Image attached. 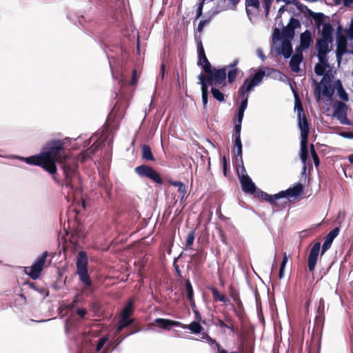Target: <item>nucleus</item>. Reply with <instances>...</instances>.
Segmentation results:
<instances>
[{"label":"nucleus","instance_id":"obj_41","mask_svg":"<svg viewBox=\"0 0 353 353\" xmlns=\"http://www.w3.org/2000/svg\"><path fill=\"white\" fill-rule=\"evenodd\" d=\"M245 6H246V13L248 15L250 14V10L248 9V7L252 6L257 10L260 8V3L259 0H245Z\"/></svg>","mask_w":353,"mask_h":353},{"label":"nucleus","instance_id":"obj_44","mask_svg":"<svg viewBox=\"0 0 353 353\" xmlns=\"http://www.w3.org/2000/svg\"><path fill=\"white\" fill-rule=\"evenodd\" d=\"M288 262V256L286 252L283 254V260L281 263L279 272V277L280 279L283 278L284 276V269L285 268L286 263Z\"/></svg>","mask_w":353,"mask_h":353},{"label":"nucleus","instance_id":"obj_15","mask_svg":"<svg viewBox=\"0 0 353 353\" xmlns=\"http://www.w3.org/2000/svg\"><path fill=\"white\" fill-rule=\"evenodd\" d=\"M331 41L323 39H318L316 42V48L318 51V59H324L327 58V53L330 51L329 44Z\"/></svg>","mask_w":353,"mask_h":353},{"label":"nucleus","instance_id":"obj_8","mask_svg":"<svg viewBox=\"0 0 353 353\" xmlns=\"http://www.w3.org/2000/svg\"><path fill=\"white\" fill-rule=\"evenodd\" d=\"M314 82L316 83V86L314 90V94L316 97L317 101H319L321 94L327 97H330L332 95L334 90L330 84V79L327 78L326 75L323 76L321 82L323 85L322 90L321 85L317 83L316 81Z\"/></svg>","mask_w":353,"mask_h":353},{"label":"nucleus","instance_id":"obj_9","mask_svg":"<svg viewBox=\"0 0 353 353\" xmlns=\"http://www.w3.org/2000/svg\"><path fill=\"white\" fill-rule=\"evenodd\" d=\"M347 105L341 101H336L335 103L334 117H335L343 125H351L350 121L347 117Z\"/></svg>","mask_w":353,"mask_h":353},{"label":"nucleus","instance_id":"obj_22","mask_svg":"<svg viewBox=\"0 0 353 353\" xmlns=\"http://www.w3.org/2000/svg\"><path fill=\"white\" fill-rule=\"evenodd\" d=\"M334 29L331 24L329 23H325L323 27L321 39L327 40L328 41H333L332 32Z\"/></svg>","mask_w":353,"mask_h":353},{"label":"nucleus","instance_id":"obj_6","mask_svg":"<svg viewBox=\"0 0 353 353\" xmlns=\"http://www.w3.org/2000/svg\"><path fill=\"white\" fill-rule=\"evenodd\" d=\"M48 256V252L46 251L41 255L38 256V258L30 267L25 268L26 274H28L32 279H37L40 276L41 273L43 269Z\"/></svg>","mask_w":353,"mask_h":353},{"label":"nucleus","instance_id":"obj_18","mask_svg":"<svg viewBox=\"0 0 353 353\" xmlns=\"http://www.w3.org/2000/svg\"><path fill=\"white\" fill-rule=\"evenodd\" d=\"M154 322L159 327L164 330H169L172 326H182L181 322L167 319L158 318L155 319Z\"/></svg>","mask_w":353,"mask_h":353},{"label":"nucleus","instance_id":"obj_1","mask_svg":"<svg viewBox=\"0 0 353 353\" xmlns=\"http://www.w3.org/2000/svg\"><path fill=\"white\" fill-rule=\"evenodd\" d=\"M67 143V138L50 139L46 143L40 153L23 158V161L29 165L41 167L59 184L61 182L57 179V163L61 165L65 176L62 185L73 191L74 187L72 184V178L77 173L78 166L76 162L70 161L69 153L65 147Z\"/></svg>","mask_w":353,"mask_h":353},{"label":"nucleus","instance_id":"obj_17","mask_svg":"<svg viewBox=\"0 0 353 353\" xmlns=\"http://www.w3.org/2000/svg\"><path fill=\"white\" fill-rule=\"evenodd\" d=\"M339 233V228H335L327 234L322 246L321 256H323L330 248L334 239L338 236Z\"/></svg>","mask_w":353,"mask_h":353},{"label":"nucleus","instance_id":"obj_26","mask_svg":"<svg viewBox=\"0 0 353 353\" xmlns=\"http://www.w3.org/2000/svg\"><path fill=\"white\" fill-rule=\"evenodd\" d=\"M229 295L232 298L239 310L243 308V303L240 299L239 294L232 285L229 286Z\"/></svg>","mask_w":353,"mask_h":353},{"label":"nucleus","instance_id":"obj_38","mask_svg":"<svg viewBox=\"0 0 353 353\" xmlns=\"http://www.w3.org/2000/svg\"><path fill=\"white\" fill-rule=\"evenodd\" d=\"M337 91L339 97L344 101H348V94L343 87L341 81H337Z\"/></svg>","mask_w":353,"mask_h":353},{"label":"nucleus","instance_id":"obj_23","mask_svg":"<svg viewBox=\"0 0 353 353\" xmlns=\"http://www.w3.org/2000/svg\"><path fill=\"white\" fill-rule=\"evenodd\" d=\"M319 63L314 65V72L318 76L323 75L326 68L329 66L327 58L324 59H319Z\"/></svg>","mask_w":353,"mask_h":353},{"label":"nucleus","instance_id":"obj_42","mask_svg":"<svg viewBox=\"0 0 353 353\" xmlns=\"http://www.w3.org/2000/svg\"><path fill=\"white\" fill-rule=\"evenodd\" d=\"M185 291L188 299H192L194 298V291L191 282L189 279L185 281Z\"/></svg>","mask_w":353,"mask_h":353},{"label":"nucleus","instance_id":"obj_29","mask_svg":"<svg viewBox=\"0 0 353 353\" xmlns=\"http://www.w3.org/2000/svg\"><path fill=\"white\" fill-rule=\"evenodd\" d=\"M141 158L145 161H154L155 159L148 145H143L141 150Z\"/></svg>","mask_w":353,"mask_h":353},{"label":"nucleus","instance_id":"obj_33","mask_svg":"<svg viewBox=\"0 0 353 353\" xmlns=\"http://www.w3.org/2000/svg\"><path fill=\"white\" fill-rule=\"evenodd\" d=\"M254 194L255 196L259 199L260 201H267L269 203V201H273L271 194H269L261 190H256V192Z\"/></svg>","mask_w":353,"mask_h":353},{"label":"nucleus","instance_id":"obj_46","mask_svg":"<svg viewBox=\"0 0 353 353\" xmlns=\"http://www.w3.org/2000/svg\"><path fill=\"white\" fill-rule=\"evenodd\" d=\"M310 152H311V155L313 159V161H314V165L317 168L320 164L319 158L318 154L314 149V146L312 143L310 144Z\"/></svg>","mask_w":353,"mask_h":353},{"label":"nucleus","instance_id":"obj_13","mask_svg":"<svg viewBox=\"0 0 353 353\" xmlns=\"http://www.w3.org/2000/svg\"><path fill=\"white\" fill-rule=\"evenodd\" d=\"M197 52H198V61L197 65L201 66L204 72L207 71L212 67L211 63L208 61L201 40L197 41Z\"/></svg>","mask_w":353,"mask_h":353},{"label":"nucleus","instance_id":"obj_64","mask_svg":"<svg viewBox=\"0 0 353 353\" xmlns=\"http://www.w3.org/2000/svg\"><path fill=\"white\" fill-rule=\"evenodd\" d=\"M347 36L350 39H353V28L349 27V28L346 31Z\"/></svg>","mask_w":353,"mask_h":353},{"label":"nucleus","instance_id":"obj_27","mask_svg":"<svg viewBox=\"0 0 353 353\" xmlns=\"http://www.w3.org/2000/svg\"><path fill=\"white\" fill-rule=\"evenodd\" d=\"M238 350V353H254V345L247 340H242Z\"/></svg>","mask_w":353,"mask_h":353},{"label":"nucleus","instance_id":"obj_28","mask_svg":"<svg viewBox=\"0 0 353 353\" xmlns=\"http://www.w3.org/2000/svg\"><path fill=\"white\" fill-rule=\"evenodd\" d=\"M208 289L211 291L212 294L213 300L214 301H220L223 303H227L229 301V299L225 295L220 294L219 290L213 286L208 287Z\"/></svg>","mask_w":353,"mask_h":353},{"label":"nucleus","instance_id":"obj_39","mask_svg":"<svg viewBox=\"0 0 353 353\" xmlns=\"http://www.w3.org/2000/svg\"><path fill=\"white\" fill-rule=\"evenodd\" d=\"M211 93L213 97L216 99L219 102H222L225 101V95L222 93L217 87L212 86L211 88Z\"/></svg>","mask_w":353,"mask_h":353},{"label":"nucleus","instance_id":"obj_45","mask_svg":"<svg viewBox=\"0 0 353 353\" xmlns=\"http://www.w3.org/2000/svg\"><path fill=\"white\" fill-rule=\"evenodd\" d=\"M132 323V320L129 319V318H125L124 316H122L120 321V323L117 327V331L121 332L124 327L130 325Z\"/></svg>","mask_w":353,"mask_h":353},{"label":"nucleus","instance_id":"obj_58","mask_svg":"<svg viewBox=\"0 0 353 353\" xmlns=\"http://www.w3.org/2000/svg\"><path fill=\"white\" fill-rule=\"evenodd\" d=\"M341 137L346 138V139H353V132L350 131H346V132H341L339 134Z\"/></svg>","mask_w":353,"mask_h":353},{"label":"nucleus","instance_id":"obj_53","mask_svg":"<svg viewBox=\"0 0 353 353\" xmlns=\"http://www.w3.org/2000/svg\"><path fill=\"white\" fill-rule=\"evenodd\" d=\"M204 2H205V1L201 0V1L199 3V6H198V8L196 10V19L200 18L202 16Z\"/></svg>","mask_w":353,"mask_h":353},{"label":"nucleus","instance_id":"obj_57","mask_svg":"<svg viewBox=\"0 0 353 353\" xmlns=\"http://www.w3.org/2000/svg\"><path fill=\"white\" fill-rule=\"evenodd\" d=\"M238 63H239V59H235L229 65L224 66V68H226V70H228V68H237Z\"/></svg>","mask_w":353,"mask_h":353},{"label":"nucleus","instance_id":"obj_30","mask_svg":"<svg viewBox=\"0 0 353 353\" xmlns=\"http://www.w3.org/2000/svg\"><path fill=\"white\" fill-rule=\"evenodd\" d=\"M201 84V98L203 109H207L208 101V89L209 87L205 83H199Z\"/></svg>","mask_w":353,"mask_h":353},{"label":"nucleus","instance_id":"obj_50","mask_svg":"<svg viewBox=\"0 0 353 353\" xmlns=\"http://www.w3.org/2000/svg\"><path fill=\"white\" fill-rule=\"evenodd\" d=\"M211 21V18L209 17L208 19H203V20H201L198 26H197V32H201L203 30V28L205 27V26L208 23H209Z\"/></svg>","mask_w":353,"mask_h":353},{"label":"nucleus","instance_id":"obj_19","mask_svg":"<svg viewBox=\"0 0 353 353\" xmlns=\"http://www.w3.org/2000/svg\"><path fill=\"white\" fill-rule=\"evenodd\" d=\"M303 59L301 50L300 52L294 54L290 59V67L292 71L294 72H299L300 70L299 65L302 62Z\"/></svg>","mask_w":353,"mask_h":353},{"label":"nucleus","instance_id":"obj_62","mask_svg":"<svg viewBox=\"0 0 353 353\" xmlns=\"http://www.w3.org/2000/svg\"><path fill=\"white\" fill-rule=\"evenodd\" d=\"M136 73H137L136 70H133V73H132V79H131V84L132 85L136 84L137 81H138L137 78V76H136Z\"/></svg>","mask_w":353,"mask_h":353},{"label":"nucleus","instance_id":"obj_4","mask_svg":"<svg viewBox=\"0 0 353 353\" xmlns=\"http://www.w3.org/2000/svg\"><path fill=\"white\" fill-rule=\"evenodd\" d=\"M226 68H212V67L205 71L206 75L201 73L198 76L199 83H205L208 87L215 86L223 88L227 85L226 82Z\"/></svg>","mask_w":353,"mask_h":353},{"label":"nucleus","instance_id":"obj_3","mask_svg":"<svg viewBox=\"0 0 353 353\" xmlns=\"http://www.w3.org/2000/svg\"><path fill=\"white\" fill-rule=\"evenodd\" d=\"M265 71L263 69H260L256 72L252 78H247L243 85L239 89V97L242 99L241 103L239 107L238 110L244 112L248 106L249 94L248 92L252 90V89L259 84L264 76Z\"/></svg>","mask_w":353,"mask_h":353},{"label":"nucleus","instance_id":"obj_16","mask_svg":"<svg viewBox=\"0 0 353 353\" xmlns=\"http://www.w3.org/2000/svg\"><path fill=\"white\" fill-rule=\"evenodd\" d=\"M239 180L242 190L245 193L254 194L256 192V187L248 174L239 176Z\"/></svg>","mask_w":353,"mask_h":353},{"label":"nucleus","instance_id":"obj_35","mask_svg":"<svg viewBox=\"0 0 353 353\" xmlns=\"http://www.w3.org/2000/svg\"><path fill=\"white\" fill-rule=\"evenodd\" d=\"M228 72H226V77L228 78V83H232L239 72V70L238 68H228Z\"/></svg>","mask_w":353,"mask_h":353},{"label":"nucleus","instance_id":"obj_21","mask_svg":"<svg viewBox=\"0 0 353 353\" xmlns=\"http://www.w3.org/2000/svg\"><path fill=\"white\" fill-rule=\"evenodd\" d=\"M300 48L302 49H308L312 42L311 32L306 30L300 35Z\"/></svg>","mask_w":353,"mask_h":353},{"label":"nucleus","instance_id":"obj_55","mask_svg":"<svg viewBox=\"0 0 353 353\" xmlns=\"http://www.w3.org/2000/svg\"><path fill=\"white\" fill-rule=\"evenodd\" d=\"M272 3V0H263V5L265 9L266 15L268 14Z\"/></svg>","mask_w":353,"mask_h":353},{"label":"nucleus","instance_id":"obj_43","mask_svg":"<svg viewBox=\"0 0 353 353\" xmlns=\"http://www.w3.org/2000/svg\"><path fill=\"white\" fill-rule=\"evenodd\" d=\"M288 262V256L286 252L283 254V260L281 263L279 272V277L280 279L283 278L284 276V269L285 268L286 263Z\"/></svg>","mask_w":353,"mask_h":353},{"label":"nucleus","instance_id":"obj_36","mask_svg":"<svg viewBox=\"0 0 353 353\" xmlns=\"http://www.w3.org/2000/svg\"><path fill=\"white\" fill-rule=\"evenodd\" d=\"M309 14L314 19L317 28H319L323 23L324 14L321 12L315 13L310 10H308Z\"/></svg>","mask_w":353,"mask_h":353},{"label":"nucleus","instance_id":"obj_59","mask_svg":"<svg viewBox=\"0 0 353 353\" xmlns=\"http://www.w3.org/2000/svg\"><path fill=\"white\" fill-rule=\"evenodd\" d=\"M88 312L86 309L85 308H79L77 310V314L80 316L81 318H84L85 316L87 314Z\"/></svg>","mask_w":353,"mask_h":353},{"label":"nucleus","instance_id":"obj_61","mask_svg":"<svg viewBox=\"0 0 353 353\" xmlns=\"http://www.w3.org/2000/svg\"><path fill=\"white\" fill-rule=\"evenodd\" d=\"M244 112L238 110L237 114V123H242Z\"/></svg>","mask_w":353,"mask_h":353},{"label":"nucleus","instance_id":"obj_34","mask_svg":"<svg viewBox=\"0 0 353 353\" xmlns=\"http://www.w3.org/2000/svg\"><path fill=\"white\" fill-rule=\"evenodd\" d=\"M192 259L197 265L203 264L206 260V254L203 251H199L192 255Z\"/></svg>","mask_w":353,"mask_h":353},{"label":"nucleus","instance_id":"obj_25","mask_svg":"<svg viewBox=\"0 0 353 353\" xmlns=\"http://www.w3.org/2000/svg\"><path fill=\"white\" fill-rule=\"evenodd\" d=\"M292 53V46L290 40L283 39L281 45V54L285 59L291 57Z\"/></svg>","mask_w":353,"mask_h":353},{"label":"nucleus","instance_id":"obj_14","mask_svg":"<svg viewBox=\"0 0 353 353\" xmlns=\"http://www.w3.org/2000/svg\"><path fill=\"white\" fill-rule=\"evenodd\" d=\"M304 187L301 183L295 184L293 187L289 188L286 190H283L279 192V197H292L296 198L303 194Z\"/></svg>","mask_w":353,"mask_h":353},{"label":"nucleus","instance_id":"obj_7","mask_svg":"<svg viewBox=\"0 0 353 353\" xmlns=\"http://www.w3.org/2000/svg\"><path fill=\"white\" fill-rule=\"evenodd\" d=\"M135 173L140 177L147 178L153 182L161 185L163 181L159 172L148 165H141L134 168Z\"/></svg>","mask_w":353,"mask_h":353},{"label":"nucleus","instance_id":"obj_31","mask_svg":"<svg viewBox=\"0 0 353 353\" xmlns=\"http://www.w3.org/2000/svg\"><path fill=\"white\" fill-rule=\"evenodd\" d=\"M179 327H182L183 329H188V330H191L194 334H199L203 330L202 326L197 321H192L189 325L182 324V326H179Z\"/></svg>","mask_w":353,"mask_h":353},{"label":"nucleus","instance_id":"obj_63","mask_svg":"<svg viewBox=\"0 0 353 353\" xmlns=\"http://www.w3.org/2000/svg\"><path fill=\"white\" fill-rule=\"evenodd\" d=\"M220 236H221V241L224 243V244H227V239H226V236L225 235V234L223 233V232L220 230Z\"/></svg>","mask_w":353,"mask_h":353},{"label":"nucleus","instance_id":"obj_40","mask_svg":"<svg viewBox=\"0 0 353 353\" xmlns=\"http://www.w3.org/2000/svg\"><path fill=\"white\" fill-rule=\"evenodd\" d=\"M233 152L236 157H240L242 159V143L241 139L234 140Z\"/></svg>","mask_w":353,"mask_h":353},{"label":"nucleus","instance_id":"obj_51","mask_svg":"<svg viewBox=\"0 0 353 353\" xmlns=\"http://www.w3.org/2000/svg\"><path fill=\"white\" fill-rule=\"evenodd\" d=\"M98 148V145L93 144L90 148L83 152V155H93L97 151Z\"/></svg>","mask_w":353,"mask_h":353},{"label":"nucleus","instance_id":"obj_10","mask_svg":"<svg viewBox=\"0 0 353 353\" xmlns=\"http://www.w3.org/2000/svg\"><path fill=\"white\" fill-rule=\"evenodd\" d=\"M299 126L301 130V139H308L310 126L307 119L303 113V108L301 103L298 109Z\"/></svg>","mask_w":353,"mask_h":353},{"label":"nucleus","instance_id":"obj_49","mask_svg":"<svg viewBox=\"0 0 353 353\" xmlns=\"http://www.w3.org/2000/svg\"><path fill=\"white\" fill-rule=\"evenodd\" d=\"M107 341L108 336H102L101 338L99 339L96 348L97 352H99L103 348Z\"/></svg>","mask_w":353,"mask_h":353},{"label":"nucleus","instance_id":"obj_47","mask_svg":"<svg viewBox=\"0 0 353 353\" xmlns=\"http://www.w3.org/2000/svg\"><path fill=\"white\" fill-rule=\"evenodd\" d=\"M194 234H195L194 230H192L188 233L187 239H186V241H185V245L187 248H191L192 245H193L194 240L195 238Z\"/></svg>","mask_w":353,"mask_h":353},{"label":"nucleus","instance_id":"obj_60","mask_svg":"<svg viewBox=\"0 0 353 353\" xmlns=\"http://www.w3.org/2000/svg\"><path fill=\"white\" fill-rule=\"evenodd\" d=\"M178 191L182 194V197H183L186 193V186L184 183H182L178 187Z\"/></svg>","mask_w":353,"mask_h":353},{"label":"nucleus","instance_id":"obj_24","mask_svg":"<svg viewBox=\"0 0 353 353\" xmlns=\"http://www.w3.org/2000/svg\"><path fill=\"white\" fill-rule=\"evenodd\" d=\"M308 139H301L300 158L302 162L305 164L308 158Z\"/></svg>","mask_w":353,"mask_h":353},{"label":"nucleus","instance_id":"obj_5","mask_svg":"<svg viewBox=\"0 0 353 353\" xmlns=\"http://www.w3.org/2000/svg\"><path fill=\"white\" fill-rule=\"evenodd\" d=\"M88 259L85 251H80L77 257V274L79 276L80 281L83 285L85 291L90 290L92 286V281L88 274Z\"/></svg>","mask_w":353,"mask_h":353},{"label":"nucleus","instance_id":"obj_56","mask_svg":"<svg viewBox=\"0 0 353 353\" xmlns=\"http://www.w3.org/2000/svg\"><path fill=\"white\" fill-rule=\"evenodd\" d=\"M282 37V32H281L278 28H275L273 32V39L274 40L281 39Z\"/></svg>","mask_w":353,"mask_h":353},{"label":"nucleus","instance_id":"obj_2","mask_svg":"<svg viewBox=\"0 0 353 353\" xmlns=\"http://www.w3.org/2000/svg\"><path fill=\"white\" fill-rule=\"evenodd\" d=\"M265 71L263 69H260L256 72L252 78H247L243 85L239 89V97L242 99L241 103L239 107L238 110L244 112L248 106L249 94L248 92L252 90V89L259 84L264 76Z\"/></svg>","mask_w":353,"mask_h":353},{"label":"nucleus","instance_id":"obj_11","mask_svg":"<svg viewBox=\"0 0 353 353\" xmlns=\"http://www.w3.org/2000/svg\"><path fill=\"white\" fill-rule=\"evenodd\" d=\"M301 22L299 19L291 17L286 27L282 30V37L283 39L291 40L295 34V30L301 28Z\"/></svg>","mask_w":353,"mask_h":353},{"label":"nucleus","instance_id":"obj_20","mask_svg":"<svg viewBox=\"0 0 353 353\" xmlns=\"http://www.w3.org/2000/svg\"><path fill=\"white\" fill-rule=\"evenodd\" d=\"M347 51V40L343 37H339L337 39V48L336 50V57L339 61Z\"/></svg>","mask_w":353,"mask_h":353},{"label":"nucleus","instance_id":"obj_52","mask_svg":"<svg viewBox=\"0 0 353 353\" xmlns=\"http://www.w3.org/2000/svg\"><path fill=\"white\" fill-rule=\"evenodd\" d=\"M79 298H80V294H76L74 296V299H73L71 303H70L69 304H68L67 307L68 309L74 308L76 306V305L79 303Z\"/></svg>","mask_w":353,"mask_h":353},{"label":"nucleus","instance_id":"obj_12","mask_svg":"<svg viewBox=\"0 0 353 353\" xmlns=\"http://www.w3.org/2000/svg\"><path fill=\"white\" fill-rule=\"evenodd\" d=\"M320 251V242L315 243L310 250L307 258V267L310 272H313L315 270Z\"/></svg>","mask_w":353,"mask_h":353},{"label":"nucleus","instance_id":"obj_37","mask_svg":"<svg viewBox=\"0 0 353 353\" xmlns=\"http://www.w3.org/2000/svg\"><path fill=\"white\" fill-rule=\"evenodd\" d=\"M278 194L279 192L275 194H271L273 201H269V203L273 207H281L287 203V201H285L284 203L281 201L282 199H286V197H279Z\"/></svg>","mask_w":353,"mask_h":353},{"label":"nucleus","instance_id":"obj_48","mask_svg":"<svg viewBox=\"0 0 353 353\" xmlns=\"http://www.w3.org/2000/svg\"><path fill=\"white\" fill-rule=\"evenodd\" d=\"M214 324L221 327V328H225V327H227L228 329H230V330H232V332H234V325H228L224 321L221 320V319H216V322L214 323Z\"/></svg>","mask_w":353,"mask_h":353},{"label":"nucleus","instance_id":"obj_54","mask_svg":"<svg viewBox=\"0 0 353 353\" xmlns=\"http://www.w3.org/2000/svg\"><path fill=\"white\" fill-rule=\"evenodd\" d=\"M221 163L223 166V172L225 176H227L228 161L225 156L222 157Z\"/></svg>","mask_w":353,"mask_h":353},{"label":"nucleus","instance_id":"obj_32","mask_svg":"<svg viewBox=\"0 0 353 353\" xmlns=\"http://www.w3.org/2000/svg\"><path fill=\"white\" fill-rule=\"evenodd\" d=\"M134 309V300L133 299H130L128 300V303L125 305L121 312V316L125 318H129L131 314L133 312Z\"/></svg>","mask_w":353,"mask_h":353}]
</instances>
